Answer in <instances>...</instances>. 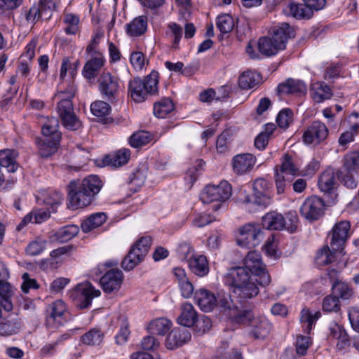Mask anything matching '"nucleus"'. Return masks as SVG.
Returning a JSON list of instances; mask_svg holds the SVG:
<instances>
[{"instance_id": "nucleus-1", "label": "nucleus", "mask_w": 359, "mask_h": 359, "mask_svg": "<svg viewBox=\"0 0 359 359\" xmlns=\"http://www.w3.org/2000/svg\"><path fill=\"white\" fill-rule=\"evenodd\" d=\"M271 37H263L259 39L258 49L267 57L274 55L278 51L284 50L288 39L294 36V31L289 24L280 23L271 30Z\"/></svg>"}, {"instance_id": "nucleus-2", "label": "nucleus", "mask_w": 359, "mask_h": 359, "mask_svg": "<svg viewBox=\"0 0 359 359\" xmlns=\"http://www.w3.org/2000/svg\"><path fill=\"white\" fill-rule=\"evenodd\" d=\"M41 137H36L35 142L42 157H48L55 153L60 146L61 133L59 121L55 117L46 118L41 126Z\"/></svg>"}, {"instance_id": "nucleus-3", "label": "nucleus", "mask_w": 359, "mask_h": 359, "mask_svg": "<svg viewBox=\"0 0 359 359\" xmlns=\"http://www.w3.org/2000/svg\"><path fill=\"white\" fill-rule=\"evenodd\" d=\"M158 78V73L156 71H152L144 79L134 78L128 83V95L136 103L144 102L149 95L156 94Z\"/></svg>"}, {"instance_id": "nucleus-4", "label": "nucleus", "mask_w": 359, "mask_h": 359, "mask_svg": "<svg viewBox=\"0 0 359 359\" xmlns=\"http://www.w3.org/2000/svg\"><path fill=\"white\" fill-rule=\"evenodd\" d=\"M102 187V181L95 175H90L81 182L72 181L68 185L70 202L90 201L100 192Z\"/></svg>"}, {"instance_id": "nucleus-5", "label": "nucleus", "mask_w": 359, "mask_h": 359, "mask_svg": "<svg viewBox=\"0 0 359 359\" xmlns=\"http://www.w3.org/2000/svg\"><path fill=\"white\" fill-rule=\"evenodd\" d=\"M76 93V87L70 85L64 91L57 93L56 97L60 99L57 104V111L63 126L71 130H78L81 126V123L76 116L72 98Z\"/></svg>"}, {"instance_id": "nucleus-6", "label": "nucleus", "mask_w": 359, "mask_h": 359, "mask_svg": "<svg viewBox=\"0 0 359 359\" xmlns=\"http://www.w3.org/2000/svg\"><path fill=\"white\" fill-rule=\"evenodd\" d=\"M98 90L103 99L114 102L118 100L122 86L118 77L109 72H103L97 79Z\"/></svg>"}, {"instance_id": "nucleus-7", "label": "nucleus", "mask_w": 359, "mask_h": 359, "mask_svg": "<svg viewBox=\"0 0 359 359\" xmlns=\"http://www.w3.org/2000/svg\"><path fill=\"white\" fill-rule=\"evenodd\" d=\"M100 294V291L96 290L89 282L78 284L68 293L75 306L80 309L88 308L91 304L93 299L99 297Z\"/></svg>"}, {"instance_id": "nucleus-8", "label": "nucleus", "mask_w": 359, "mask_h": 359, "mask_svg": "<svg viewBox=\"0 0 359 359\" xmlns=\"http://www.w3.org/2000/svg\"><path fill=\"white\" fill-rule=\"evenodd\" d=\"M232 196V187L226 180L217 186L208 184L200 194L201 202H226Z\"/></svg>"}, {"instance_id": "nucleus-9", "label": "nucleus", "mask_w": 359, "mask_h": 359, "mask_svg": "<svg viewBox=\"0 0 359 359\" xmlns=\"http://www.w3.org/2000/svg\"><path fill=\"white\" fill-rule=\"evenodd\" d=\"M151 244L150 236H144L139 239L122 262V267L127 271L134 269L148 253Z\"/></svg>"}, {"instance_id": "nucleus-10", "label": "nucleus", "mask_w": 359, "mask_h": 359, "mask_svg": "<svg viewBox=\"0 0 359 359\" xmlns=\"http://www.w3.org/2000/svg\"><path fill=\"white\" fill-rule=\"evenodd\" d=\"M329 135L327 126L322 121H312L304 130L302 141L311 147H317L325 142Z\"/></svg>"}, {"instance_id": "nucleus-11", "label": "nucleus", "mask_w": 359, "mask_h": 359, "mask_svg": "<svg viewBox=\"0 0 359 359\" xmlns=\"http://www.w3.org/2000/svg\"><path fill=\"white\" fill-rule=\"evenodd\" d=\"M245 267L250 271L254 276L259 277V284L266 286L271 282V278L266 271L265 265L262 261L261 255L257 251L248 253L244 260Z\"/></svg>"}, {"instance_id": "nucleus-12", "label": "nucleus", "mask_w": 359, "mask_h": 359, "mask_svg": "<svg viewBox=\"0 0 359 359\" xmlns=\"http://www.w3.org/2000/svg\"><path fill=\"white\" fill-rule=\"evenodd\" d=\"M301 175L298 165L287 154L283 156L280 169L276 168L275 181L278 194L283 193L285 189V176L294 177ZM289 179H287L288 180Z\"/></svg>"}, {"instance_id": "nucleus-13", "label": "nucleus", "mask_w": 359, "mask_h": 359, "mask_svg": "<svg viewBox=\"0 0 359 359\" xmlns=\"http://www.w3.org/2000/svg\"><path fill=\"white\" fill-rule=\"evenodd\" d=\"M263 239V231L260 228L251 224H245L239 229L237 243L244 247H255Z\"/></svg>"}, {"instance_id": "nucleus-14", "label": "nucleus", "mask_w": 359, "mask_h": 359, "mask_svg": "<svg viewBox=\"0 0 359 359\" xmlns=\"http://www.w3.org/2000/svg\"><path fill=\"white\" fill-rule=\"evenodd\" d=\"M67 308L64 301L57 299L49 304L47 309L46 323L57 327L63 325L67 319Z\"/></svg>"}, {"instance_id": "nucleus-15", "label": "nucleus", "mask_w": 359, "mask_h": 359, "mask_svg": "<svg viewBox=\"0 0 359 359\" xmlns=\"http://www.w3.org/2000/svg\"><path fill=\"white\" fill-rule=\"evenodd\" d=\"M350 222L341 221L333 226L331 231L330 248L333 250H341L349 236Z\"/></svg>"}, {"instance_id": "nucleus-16", "label": "nucleus", "mask_w": 359, "mask_h": 359, "mask_svg": "<svg viewBox=\"0 0 359 359\" xmlns=\"http://www.w3.org/2000/svg\"><path fill=\"white\" fill-rule=\"evenodd\" d=\"M335 171L332 168H327L319 177L318 187L321 191L330 196V199L335 201L338 199V194L336 190Z\"/></svg>"}, {"instance_id": "nucleus-17", "label": "nucleus", "mask_w": 359, "mask_h": 359, "mask_svg": "<svg viewBox=\"0 0 359 359\" xmlns=\"http://www.w3.org/2000/svg\"><path fill=\"white\" fill-rule=\"evenodd\" d=\"M105 62L106 60L102 53H95V55L91 56L85 63L82 69V75L89 81L95 80Z\"/></svg>"}, {"instance_id": "nucleus-18", "label": "nucleus", "mask_w": 359, "mask_h": 359, "mask_svg": "<svg viewBox=\"0 0 359 359\" xmlns=\"http://www.w3.org/2000/svg\"><path fill=\"white\" fill-rule=\"evenodd\" d=\"M122 282L123 273L118 269L109 270L100 279V284L106 293L118 291Z\"/></svg>"}, {"instance_id": "nucleus-19", "label": "nucleus", "mask_w": 359, "mask_h": 359, "mask_svg": "<svg viewBox=\"0 0 359 359\" xmlns=\"http://www.w3.org/2000/svg\"><path fill=\"white\" fill-rule=\"evenodd\" d=\"M250 272L245 266L231 268L225 277V283L233 289H236L253 277V274L250 275Z\"/></svg>"}, {"instance_id": "nucleus-20", "label": "nucleus", "mask_w": 359, "mask_h": 359, "mask_svg": "<svg viewBox=\"0 0 359 359\" xmlns=\"http://www.w3.org/2000/svg\"><path fill=\"white\" fill-rule=\"evenodd\" d=\"M256 163V158L249 153L239 154L232 158L233 172L237 175H244L252 170Z\"/></svg>"}, {"instance_id": "nucleus-21", "label": "nucleus", "mask_w": 359, "mask_h": 359, "mask_svg": "<svg viewBox=\"0 0 359 359\" xmlns=\"http://www.w3.org/2000/svg\"><path fill=\"white\" fill-rule=\"evenodd\" d=\"M327 339L336 344L338 350H343L349 344L348 336L344 327L335 323H331L328 327Z\"/></svg>"}, {"instance_id": "nucleus-22", "label": "nucleus", "mask_w": 359, "mask_h": 359, "mask_svg": "<svg viewBox=\"0 0 359 359\" xmlns=\"http://www.w3.org/2000/svg\"><path fill=\"white\" fill-rule=\"evenodd\" d=\"M194 300L204 312H210L217 306V299L213 292L205 288L196 290Z\"/></svg>"}, {"instance_id": "nucleus-23", "label": "nucleus", "mask_w": 359, "mask_h": 359, "mask_svg": "<svg viewBox=\"0 0 359 359\" xmlns=\"http://www.w3.org/2000/svg\"><path fill=\"white\" fill-rule=\"evenodd\" d=\"M190 339L191 333L186 327H176L167 337L165 346L168 349H174L187 343Z\"/></svg>"}, {"instance_id": "nucleus-24", "label": "nucleus", "mask_w": 359, "mask_h": 359, "mask_svg": "<svg viewBox=\"0 0 359 359\" xmlns=\"http://www.w3.org/2000/svg\"><path fill=\"white\" fill-rule=\"evenodd\" d=\"M280 94H291L294 95H304L306 93L307 88L305 83L301 80L288 79L278 86Z\"/></svg>"}, {"instance_id": "nucleus-25", "label": "nucleus", "mask_w": 359, "mask_h": 359, "mask_svg": "<svg viewBox=\"0 0 359 359\" xmlns=\"http://www.w3.org/2000/svg\"><path fill=\"white\" fill-rule=\"evenodd\" d=\"M148 27V19L145 15L135 18L131 22L125 25L126 32L132 37H137L144 34Z\"/></svg>"}, {"instance_id": "nucleus-26", "label": "nucleus", "mask_w": 359, "mask_h": 359, "mask_svg": "<svg viewBox=\"0 0 359 359\" xmlns=\"http://www.w3.org/2000/svg\"><path fill=\"white\" fill-rule=\"evenodd\" d=\"M198 320L197 312L190 303H184L181 306V313L177 318V323L184 327L194 326Z\"/></svg>"}, {"instance_id": "nucleus-27", "label": "nucleus", "mask_w": 359, "mask_h": 359, "mask_svg": "<svg viewBox=\"0 0 359 359\" xmlns=\"http://www.w3.org/2000/svg\"><path fill=\"white\" fill-rule=\"evenodd\" d=\"M256 283H259V277L254 276L246 281L242 285L236 289H233V292L241 298L248 299L257 296L259 293V289Z\"/></svg>"}, {"instance_id": "nucleus-28", "label": "nucleus", "mask_w": 359, "mask_h": 359, "mask_svg": "<svg viewBox=\"0 0 359 359\" xmlns=\"http://www.w3.org/2000/svg\"><path fill=\"white\" fill-rule=\"evenodd\" d=\"M251 333L255 339H264L270 333L272 325L264 316H259L254 319Z\"/></svg>"}, {"instance_id": "nucleus-29", "label": "nucleus", "mask_w": 359, "mask_h": 359, "mask_svg": "<svg viewBox=\"0 0 359 359\" xmlns=\"http://www.w3.org/2000/svg\"><path fill=\"white\" fill-rule=\"evenodd\" d=\"M283 12L297 20L309 19L313 16L311 8H308L305 2L304 4L290 3L284 8Z\"/></svg>"}, {"instance_id": "nucleus-30", "label": "nucleus", "mask_w": 359, "mask_h": 359, "mask_svg": "<svg viewBox=\"0 0 359 359\" xmlns=\"http://www.w3.org/2000/svg\"><path fill=\"white\" fill-rule=\"evenodd\" d=\"M18 153L14 149H3L0 151V168L4 167L9 172H15L18 169L17 158Z\"/></svg>"}, {"instance_id": "nucleus-31", "label": "nucleus", "mask_w": 359, "mask_h": 359, "mask_svg": "<svg viewBox=\"0 0 359 359\" xmlns=\"http://www.w3.org/2000/svg\"><path fill=\"white\" fill-rule=\"evenodd\" d=\"M324 203H302L300 212L302 217L309 221L318 219L324 214Z\"/></svg>"}, {"instance_id": "nucleus-32", "label": "nucleus", "mask_w": 359, "mask_h": 359, "mask_svg": "<svg viewBox=\"0 0 359 359\" xmlns=\"http://www.w3.org/2000/svg\"><path fill=\"white\" fill-rule=\"evenodd\" d=\"M21 330V321L17 316H8L0 322V335L16 334Z\"/></svg>"}, {"instance_id": "nucleus-33", "label": "nucleus", "mask_w": 359, "mask_h": 359, "mask_svg": "<svg viewBox=\"0 0 359 359\" xmlns=\"http://www.w3.org/2000/svg\"><path fill=\"white\" fill-rule=\"evenodd\" d=\"M130 151L128 149H121L112 155L104 158L103 162L105 165H111L118 168L128 163L130 158Z\"/></svg>"}, {"instance_id": "nucleus-34", "label": "nucleus", "mask_w": 359, "mask_h": 359, "mask_svg": "<svg viewBox=\"0 0 359 359\" xmlns=\"http://www.w3.org/2000/svg\"><path fill=\"white\" fill-rule=\"evenodd\" d=\"M191 271L196 275L203 277L208 274L209 266L206 257L204 255H194L189 260Z\"/></svg>"}, {"instance_id": "nucleus-35", "label": "nucleus", "mask_w": 359, "mask_h": 359, "mask_svg": "<svg viewBox=\"0 0 359 359\" xmlns=\"http://www.w3.org/2000/svg\"><path fill=\"white\" fill-rule=\"evenodd\" d=\"M14 294V288L8 280L0 282V302L4 309L10 311L13 309L12 297Z\"/></svg>"}, {"instance_id": "nucleus-36", "label": "nucleus", "mask_w": 359, "mask_h": 359, "mask_svg": "<svg viewBox=\"0 0 359 359\" xmlns=\"http://www.w3.org/2000/svg\"><path fill=\"white\" fill-rule=\"evenodd\" d=\"M311 95L316 102L320 103L330 99L332 96V91L327 85L316 82L311 86Z\"/></svg>"}, {"instance_id": "nucleus-37", "label": "nucleus", "mask_w": 359, "mask_h": 359, "mask_svg": "<svg viewBox=\"0 0 359 359\" xmlns=\"http://www.w3.org/2000/svg\"><path fill=\"white\" fill-rule=\"evenodd\" d=\"M262 224L267 229H284V217L275 212L267 213L262 218Z\"/></svg>"}, {"instance_id": "nucleus-38", "label": "nucleus", "mask_w": 359, "mask_h": 359, "mask_svg": "<svg viewBox=\"0 0 359 359\" xmlns=\"http://www.w3.org/2000/svg\"><path fill=\"white\" fill-rule=\"evenodd\" d=\"M260 75L257 72L246 71L241 74L238 78V86L242 89H250L255 87L260 82Z\"/></svg>"}, {"instance_id": "nucleus-39", "label": "nucleus", "mask_w": 359, "mask_h": 359, "mask_svg": "<svg viewBox=\"0 0 359 359\" xmlns=\"http://www.w3.org/2000/svg\"><path fill=\"white\" fill-rule=\"evenodd\" d=\"M107 220V215L102 212L91 215L81 224V230L84 233H88L93 229L102 226Z\"/></svg>"}, {"instance_id": "nucleus-40", "label": "nucleus", "mask_w": 359, "mask_h": 359, "mask_svg": "<svg viewBox=\"0 0 359 359\" xmlns=\"http://www.w3.org/2000/svg\"><path fill=\"white\" fill-rule=\"evenodd\" d=\"M172 322L166 318L153 320L148 325V330L153 334L164 335L171 328Z\"/></svg>"}, {"instance_id": "nucleus-41", "label": "nucleus", "mask_w": 359, "mask_h": 359, "mask_svg": "<svg viewBox=\"0 0 359 359\" xmlns=\"http://www.w3.org/2000/svg\"><path fill=\"white\" fill-rule=\"evenodd\" d=\"M182 34L183 29L180 25L176 22H170L168 25L166 35L171 40V48L173 50H177L179 48V44Z\"/></svg>"}, {"instance_id": "nucleus-42", "label": "nucleus", "mask_w": 359, "mask_h": 359, "mask_svg": "<svg viewBox=\"0 0 359 359\" xmlns=\"http://www.w3.org/2000/svg\"><path fill=\"white\" fill-rule=\"evenodd\" d=\"M320 311H311L306 308H304L301 311L300 321L304 324V330L306 333H309L312 329L313 325L320 317Z\"/></svg>"}, {"instance_id": "nucleus-43", "label": "nucleus", "mask_w": 359, "mask_h": 359, "mask_svg": "<svg viewBox=\"0 0 359 359\" xmlns=\"http://www.w3.org/2000/svg\"><path fill=\"white\" fill-rule=\"evenodd\" d=\"M332 294L343 300L349 299L353 295L352 288L347 283L339 280L332 283Z\"/></svg>"}, {"instance_id": "nucleus-44", "label": "nucleus", "mask_w": 359, "mask_h": 359, "mask_svg": "<svg viewBox=\"0 0 359 359\" xmlns=\"http://www.w3.org/2000/svg\"><path fill=\"white\" fill-rule=\"evenodd\" d=\"M338 250H333L326 245L320 249L316 256V263L318 266H325L332 263L335 260V253Z\"/></svg>"}, {"instance_id": "nucleus-45", "label": "nucleus", "mask_w": 359, "mask_h": 359, "mask_svg": "<svg viewBox=\"0 0 359 359\" xmlns=\"http://www.w3.org/2000/svg\"><path fill=\"white\" fill-rule=\"evenodd\" d=\"M34 196L36 201L41 202H60L62 200L61 193L51 189L39 190Z\"/></svg>"}, {"instance_id": "nucleus-46", "label": "nucleus", "mask_w": 359, "mask_h": 359, "mask_svg": "<svg viewBox=\"0 0 359 359\" xmlns=\"http://www.w3.org/2000/svg\"><path fill=\"white\" fill-rule=\"evenodd\" d=\"M173 110L174 104L169 98L162 99L154 105V114L158 118H164Z\"/></svg>"}, {"instance_id": "nucleus-47", "label": "nucleus", "mask_w": 359, "mask_h": 359, "mask_svg": "<svg viewBox=\"0 0 359 359\" xmlns=\"http://www.w3.org/2000/svg\"><path fill=\"white\" fill-rule=\"evenodd\" d=\"M355 172H356V171L353 170L344 169L342 168V169L337 172L338 178L346 188L354 189L358 187V180L355 177Z\"/></svg>"}, {"instance_id": "nucleus-48", "label": "nucleus", "mask_w": 359, "mask_h": 359, "mask_svg": "<svg viewBox=\"0 0 359 359\" xmlns=\"http://www.w3.org/2000/svg\"><path fill=\"white\" fill-rule=\"evenodd\" d=\"M153 138L149 132L138 131L130 137L129 144L134 148H140L151 142Z\"/></svg>"}, {"instance_id": "nucleus-49", "label": "nucleus", "mask_w": 359, "mask_h": 359, "mask_svg": "<svg viewBox=\"0 0 359 359\" xmlns=\"http://www.w3.org/2000/svg\"><path fill=\"white\" fill-rule=\"evenodd\" d=\"M79 231V228L78 226L70 224L60 228L55 235L59 241L67 242L76 236Z\"/></svg>"}, {"instance_id": "nucleus-50", "label": "nucleus", "mask_w": 359, "mask_h": 359, "mask_svg": "<svg viewBox=\"0 0 359 359\" xmlns=\"http://www.w3.org/2000/svg\"><path fill=\"white\" fill-rule=\"evenodd\" d=\"M229 318H231L236 323H250L253 322L254 313L251 310H242L238 311L237 307L233 309Z\"/></svg>"}, {"instance_id": "nucleus-51", "label": "nucleus", "mask_w": 359, "mask_h": 359, "mask_svg": "<svg viewBox=\"0 0 359 359\" xmlns=\"http://www.w3.org/2000/svg\"><path fill=\"white\" fill-rule=\"evenodd\" d=\"M104 334L98 329H91L81 337L83 344L88 346H97L102 341Z\"/></svg>"}, {"instance_id": "nucleus-52", "label": "nucleus", "mask_w": 359, "mask_h": 359, "mask_svg": "<svg viewBox=\"0 0 359 359\" xmlns=\"http://www.w3.org/2000/svg\"><path fill=\"white\" fill-rule=\"evenodd\" d=\"M322 308L324 311L327 313L339 311L341 304L339 297L332 294L326 296L323 300Z\"/></svg>"}, {"instance_id": "nucleus-53", "label": "nucleus", "mask_w": 359, "mask_h": 359, "mask_svg": "<svg viewBox=\"0 0 359 359\" xmlns=\"http://www.w3.org/2000/svg\"><path fill=\"white\" fill-rule=\"evenodd\" d=\"M90 111L94 116L102 118L109 114L111 107L103 100H97L91 104Z\"/></svg>"}, {"instance_id": "nucleus-54", "label": "nucleus", "mask_w": 359, "mask_h": 359, "mask_svg": "<svg viewBox=\"0 0 359 359\" xmlns=\"http://www.w3.org/2000/svg\"><path fill=\"white\" fill-rule=\"evenodd\" d=\"M235 22L233 17L229 14L219 15L217 20V27L219 30L224 34L232 31Z\"/></svg>"}, {"instance_id": "nucleus-55", "label": "nucleus", "mask_w": 359, "mask_h": 359, "mask_svg": "<svg viewBox=\"0 0 359 359\" xmlns=\"http://www.w3.org/2000/svg\"><path fill=\"white\" fill-rule=\"evenodd\" d=\"M119 321L120 330L115 339L117 344L123 345L128 341L130 331L129 330V323L126 318H121Z\"/></svg>"}, {"instance_id": "nucleus-56", "label": "nucleus", "mask_w": 359, "mask_h": 359, "mask_svg": "<svg viewBox=\"0 0 359 359\" xmlns=\"http://www.w3.org/2000/svg\"><path fill=\"white\" fill-rule=\"evenodd\" d=\"M64 22L67 25L65 32L67 34L75 35L79 30V18L72 13L65 15Z\"/></svg>"}, {"instance_id": "nucleus-57", "label": "nucleus", "mask_w": 359, "mask_h": 359, "mask_svg": "<svg viewBox=\"0 0 359 359\" xmlns=\"http://www.w3.org/2000/svg\"><path fill=\"white\" fill-rule=\"evenodd\" d=\"M343 168L359 170V151H351L344 156Z\"/></svg>"}, {"instance_id": "nucleus-58", "label": "nucleus", "mask_w": 359, "mask_h": 359, "mask_svg": "<svg viewBox=\"0 0 359 359\" xmlns=\"http://www.w3.org/2000/svg\"><path fill=\"white\" fill-rule=\"evenodd\" d=\"M36 4L40 8L41 19L47 20L51 18L55 10V3L52 0H40Z\"/></svg>"}, {"instance_id": "nucleus-59", "label": "nucleus", "mask_w": 359, "mask_h": 359, "mask_svg": "<svg viewBox=\"0 0 359 359\" xmlns=\"http://www.w3.org/2000/svg\"><path fill=\"white\" fill-rule=\"evenodd\" d=\"M46 245V240L37 238L27 245L26 252L31 256L39 255L44 250Z\"/></svg>"}, {"instance_id": "nucleus-60", "label": "nucleus", "mask_w": 359, "mask_h": 359, "mask_svg": "<svg viewBox=\"0 0 359 359\" xmlns=\"http://www.w3.org/2000/svg\"><path fill=\"white\" fill-rule=\"evenodd\" d=\"M293 121V113L289 109H283L276 118V123L280 128H287Z\"/></svg>"}, {"instance_id": "nucleus-61", "label": "nucleus", "mask_w": 359, "mask_h": 359, "mask_svg": "<svg viewBox=\"0 0 359 359\" xmlns=\"http://www.w3.org/2000/svg\"><path fill=\"white\" fill-rule=\"evenodd\" d=\"M299 224V219L296 212L290 211L287 213L285 218L284 217V229L290 233L297 231Z\"/></svg>"}, {"instance_id": "nucleus-62", "label": "nucleus", "mask_w": 359, "mask_h": 359, "mask_svg": "<svg viewBox=\"0 0 359 359\" xmlns=\"http://www.w3.org/2000/svg\"><path fill=\"white\" fill-rule=\"evenodd\" d=\"M217 305L221 309V311L226 313V315L229 318L230 314L235 307L231 297L229 294L224 295L217 300Z\"/></svg>"}, {"instance_id": "nucleus-63", "label": "nucleus", "mask_w": 359, "mask_h": 359, "mask_svg": "<svg viewBox=\"0 0 359 359\" xmlns=\"http://www.w3.org/2000/svg\"><path fill=\"white\" fill-rule=\"evenodd\" d=\"M311 344L309 337L299 336L296 341V351L299 355H304Z\"/></svg>"}, {"instance_id": "nucleus-64", "label": "nucleus", "mask_w": 359, "mask_h": 359, "mask_svg": "<svg viewBox=\"0 0 359 359\" xmlns=\"http://www.w3.org/2000/svg\"><path fill=\"white\" fill-rule=\"evenodd\" d=\"M216 219V217L210 214H199L192 222L194 226L197 228H202Z\"/></svg>"}]
</instances>
